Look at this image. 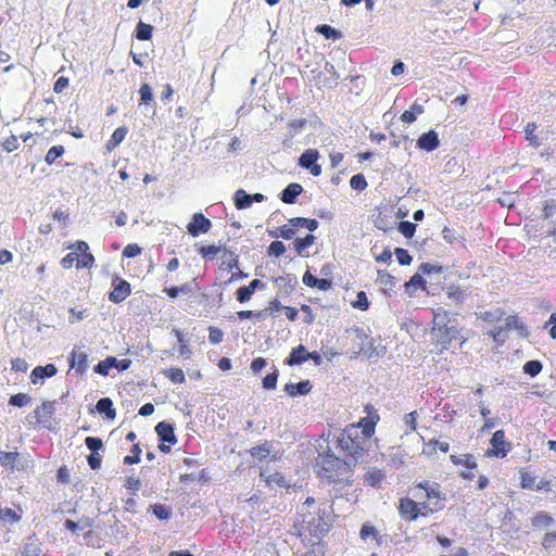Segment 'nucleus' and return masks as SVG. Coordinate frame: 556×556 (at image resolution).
<instances>
[{"label":"nucleus","mask_w":556,"mask_h":556,"mask_svg":"<svg viewBox=\"0 0 556 556\" xmlns=\"http://www.w3.org/2000/svg\"><path fill=\"white\" fill-rule=\"evenodd\" d=\"M298 514L299 518L294 528L300 536L320 538L330 530L331 507L327 503H316L314 497L308 496L301 505Z\"/></svg>","instance_id":"1"},{"label":"nucleus","mask_w":556,"mask_h":556,"mask_svg":"<svg viewBox=\"0 0 556 556\" xmlns=\"http://www.w3.org/2000/svg\"><path fill=\"white\" fill-rule=\"evenodd\" d=\"M316 465L319 467L318 476L330 482H339L345 479L355 466L349 459H341L333 453L319 454Z\"/></svg>","instance_id":"2"},{"label":"nucleus","mask_w":556,"mask_h":556,"mask_svg":"<svg viewBox=\"0 0 556 556\" xmlns=\"http://www.w3.org/2000/svg\"><path fill=\"white\" fill-rule=\"evenodd\" d=\"M338 447L354 465L364 455V439L358 434V427L351 425L342 430L337 437Z\"/></svg>","instance_id":"3"},{"label":"nucleus","mask_w":556,"mask_h":556,"mask_svg":"<svg viewBox=\"0 0 556 556\" xmlns=\"http://www.w3.org/2000/svg\"><path fill=\"white\" fill-rule=\"evenodd\" d=\"M432 334L441 351L446 350L448 345L459 338V330L451 320H446V314H435L433 318Z\"/></svg>","instance_id":"4"},{"label":"nucleus","mask_w":556,"mask_h":556,"mask_svg":"<svg viewBox=\"0 0 556 556\" xmlns=\"http://www.w3.org/2000/svg\"><path fill=\"white\" fill-rule=\"evenodd\" d=\"M155 432L161 442L159 445L160 451L164 454L169 453L170 446L166 445V443L172 445L177 443L174 426L167 421H161L155 426Z\"/></svg>","instance_id":"5"},{"label":"nucleus","mask_w":556,"mask_h":556,"mask_svg":"<svg viewBox=\"0 0 556 556\" xmlns=\"http://www.w3.org/2000/svg\"><path fill=\"white\" fill-rule=\"evenodd\" d=\"M320 154L316 149L305 150L298 160V165L301 168L309 170L314 177L321 174V166L317 164Z\"/></svg>","instance_id":"6"},{"label":"nucleus","mask_w":556,"mask_h":556,"mask_svg":"<svg viewBox=\"0 0 556 556\" xmlns=\"http://www.w3.org/2000/svg\"><path fill=\"white\" fill-rule=\"evenodd\" d=\"M490 443L492 445V450L486 452V455L489 456L503 458L510 450V444L505 441L504 430H496L493 433Z\"/></svg>","instance_id":"7"},{"label":"nucleus","mask_w":556,"mask_h":556,"mask_svg":"<svg viewBox=\"0 0 556 556\" xmlns=\"http://www.w3.org/2000/svg\"><path fill=\"white\" fill-rule=\"evenodd\" d=\"M212 228V222L202 213H194L190 223L187 225L188 233L192 237H199L206 233Z\"/></svg>","instance_id":"8"},{"label":"nucleus","mask_w":556,"mask_h":556,"mask_svg":"<svg viewBox=\"0 0 556 556\" xmlns=\"http://www.w3.org/2000/svg\"><path fill=\"white\" fill-rule=\"evenodd\" d=\"M131 292L130 283L124 279L115 278L113 280V290L109 294V300L113 303L123 302Z\"/></svg>","instance_id":"9"},{"label":"nucleus","mask_w":556,"mask_h":556,"mask_svg":"<svg viewBox=\"0 0 556 556\" xmlns=\"http://www.w3.org/2000/svg\"><path fill=\"white\" fill-rule=\"evenodd\" d=\"M54 404L53 401H46L35 410V416L37 421L42 425L45 428H50L52 415L54 413Z\"/></svg>","instance_id":"10"},{"label":"nucleus","mask_w":556,"mask_h":556,"mask_svg":"<svg viewBox=\"0 0 556 556\" xmlns=\"http://www.w3.org/2000/svg\"><path fill=\"white\" fill-rule=\"evenodd\" d=\"M399 509H400L401 516L404 519H408V520H416L418 518V516L421 514L419 504L408 497L402 498L400 501Z\"/></svg>","instance_id":"11"},{"label":"nucleus","mask_w":556,"mask_h":556,"mask_svg":"<svg viewBox=\"0 0 556 556\" xmlns=\"http://www.w3.org/2000/svg\"><path fill=\"white\" fill-rule=\"evenodd\" d=\"M440 144L439 136L434 130L424 132L417 140V148L420 150L431 152L434 151Z\"/></svg>","instance_id":"12"},{"label":"nucleus","mask_w":556,"mask_h":556,"mask_svg":"<svg viewBox=\"0 0 556 556\" xmlns=\"http://www.w3.org/2000/svg\"><path fill=\"white\" fill-rule=\"evenodd\" d=\"M319 80L325 87H334L338 85L339 74L337 73L334 65L326 62L324 68L319 72Z\"/></svg>","instance_id":"13"},{"label":"nucleus","mask_w":556,"mask_h":556,"mask_svg":"<svg viewBox=\"0 0 556 556\" xmlns=\"http://www.w3.org/2000/svg\"><path fill=\"white\" fill-rule=\"evenodd\" d=\"M58 369L54 364H47L45 366H37L30 372V380L34 384L38 383L39 380L51 378L55 376Z\"/></svg>","instance_id":"14"},{"label":"nucleus","mask_w":556,"mask_h":556,"mask_svg":"<svg viewBox=\"0 0 556 556\" xmlns=\"http://www.w3.org/2000/svg\"><path fill=\"white\" fill-rule=\"evenodd\" d=\"M303 192V187L298 182L289 184L279 194V199L286 204H293Z\"/></svg>","instance_id":"15"},{"label":"nucleus","mask_w":556,"mask_h":556,"mask_svg":"<svg viewBox=\"0 0 556 556\" xmlns=\"http://www.w3.org/2000/svg\"><path fill=\"white\" fill-rule=\"evenodd\" d=\"M505 329L508 331L515 330L522 338H527L529 336L527 325L516 315H510L505 319Z\"/></svg>","instance_id":"16"},{"label":"nucleus","mask_w":556,"mask_h":556,"mask_svg":"<svg viewBox=\"0 0 556 556\" xmlns=\"http://www.w3.org/2000/svg\"><path fill=\"white\" fill-rule=\"evenodd\" d=\"M70 364L77 372L84 374L88 368V355L83 351L74 350L71 353Z\"/></svg>","instance_id":"17"},{"label":"nucleus","mask_w":556,"mask_h":556,"mask_svg":"<svg viewBox=\"0 0 556 556\" xmlns=\"http://www.w3.org/2000/svg\"><path fill=\"white\" fill-rule=\"evenodd\" d=\"M312 390V384L309 380H302L298 383H287L285 386V391L288 395L295 397L299 395H306Z\"/></svg>","instance_id":"18"},{"label":"nucleus","mask_w":556,"mask_h":556,"mask_svg":"<svg viewBox=\"0 0 556 556\" xmlns=\"http://www.w3.org/2000/svg\"><path fill=\"white\" fill-rule=\"evenodd\" d=\"M97 412L102 414L108 419H114L116 416L115 408L113 407V402L110 397H101L96 405Z\"/></svg>","instance_id":"19"},{"label":"nucleus","mask_w":556,"mask_h":556,"mask_svg":"<svg viewBox=\"0 0 556 556\" xmlns=\"http://www.w3.org/2000/svg\"><path fill=\"white\" fill-rule=\"evenodd\" d=\"M416 488L422 489L426 492L427 498H438V500H444L445 497L442 495V493L439 490V484L431 483L427 480L419 482Z\"/></svg>","instance_id":"20"},{"label":"nucleus","mask_w":556,"mask_h":556,"mask_svg":"<svg viewBox=\"0 0 556 556\" xmlns=\"http://www.w3.org/2000/svg\"><path fill=\"white\" fill-rule=\"evenodd\" d=\"M306 348L302 344L293 348L290 352V355L286 358L285 363L288 366H294V365H301L305 363L306 361H299L303 357H305L306 354Z\"/></svg>","instance_id":"21"},{"label":"nucleus","mask_w":556,"mask_h":556,"mask_svg":"<svg viewBox=\"0 0 556 556\" xmlns=\"http://www.w3.org/2000/svg\"><path fill=\"white\" fill-rule=\"evenodd\" d=\"M233 203L237 210H245L252 205L251 194L243 189H238L233 194Z\"/></svg>","instance_id":"22"},{"label":"nucleus","mask_w":556,"mask_h":556,"mask_svg":"<svg viewBox=\"0 0 556 556\" xmlns=\"http://www.w3.org/2000/svg\"><path fill=\"white\" fill-rule=\"evenodd\" d=\"M128 129L126 127H117L111 138L108 140L105 147L106 150L112 151L119 146L127 135Z\"/></svg>","instance_id":"23"},{"label":"nucleus","mask_w":556,"mask_h":556,"mask_svg":"<svg viewBox=\"0 0 556 556\" xmlns=\"http://www.w3.org/2000/svg\"><path fill=\"white\" fill-rule=\"evenodd\" d=\"M316 237L314 235H306L304 238H296L293 242L296 253L301 256H307L305 250L314 244Z\"/></svg>","instance_id":"24"},{"label":"nucleus","mask_w":556,"mask_h":556,"mask_svg":"<svg viewBox=\"0 0 556 556\" xmlns=\"http://www.w3.org/2000/svg\"><path fill=\"white\" fill-rule=\"evenodd\" d=\"M289 224L292 227L299 228L304 227L309 231H314L318 228L319 223L314 218H305V217H292L289 219Z\"/></svg>","instance_id":"25"},{"label":"nucleus","mask_w":556,"mask_h":556,"mask_svg":"<svg viewBox=\"0 0 556 556\" xmlns=\"http://www.w3.org/2000/svg\"><path fill=\"white\" fill-rule=\"evenodd\" d=\"M315 31L323 35L326 39L339 40L342 38V33L340 30L327 24L316 26Z\"/></svg>","instance_id":"26"},{"label":"nucleus","mask_w":556,"mask_h":556,"mask_svg":"<svg viewBox=\"0 0 556 556\" xmlns=\"http://www.w3.org/2000/svg\"><path fill=\"white\" fill-rule=\"evenodd\" d=\"M41 548L38 540L34 538H28L24 543L22 556H40Z\"/></svg>","instance_id":"27"},{"label":"nucleus","mask_w":556,"mask_h":556,"mask_svg":"<svg viewBox=\"0 0 556 556\" xmlns=\"http://www.w3.org/2000/svg\"><path fill=\"white\" fill-rule=\"evenodd\" d=\"M424 113V106L418 103H414L409 110H406L401 115V121L404 123H413L416 121L417 115Z\"/></svg>","instance_id":"28"},{"label":"nucleus","mask_w":556,"mask_h":556,"mask_svg":"<svg viewBox=\"0 0 556 556\" xmlns=\"http://www.w3.org/2000/svg\"><path fill=\"white\" fill-rule=\"evenodd\" d=\"M378 419H379L378 415H375V416H370L367 419L361 420L359 426H362V428H363V430H362L363 437L362 438L364 440L366 438H370L374 434L375 426H376Z\"/></svg>","instance_id":"29"},{"label":"nucleus","mask_w":556,"mask_h":556,"mask_svg":"<svg viewBox=\"0 0 556 556\" xmlns=\"http://www.w3.org/2000/svg\"><path fill=\"white\" fill-rule=\"evenodd\" d=\"M65 528L72 532H75L77 530H90L92 527V522L89 518H83L79 521H73L71 519H66L64 523ZM91 531H89L90 533Z\"/></svg>","instance_id":"30"},{"label":"nucleus","mask_w":556,"mask_h":556,"mask_svg":"<svg viewBox=\"0 0 556 556\" xmlns=\"http://www.w3.org/2000/svg\"><path fill=\"white\" fill-rule=\"evenodd\" d=\"M384 479V475L381 470L371 469L369 470L365 477L364 481L367 485L372 488H378L381 484V481Z\"/></svg>","instance_id":"31"},{"label":"nucleus","mask_w":556,"mask_h":556,"mask_svg":"<svg viewBox=\"0 0 556 556\" xmlns=\"http://www.w3.org/2000/svg\"><path fill=\"white\" fill-rule=\"evenodd\" d=\"M554 522L553 517L546 511H539L532 518V526L534 528H546Z\"/></svg>","instance_id":"32"},{"label":"nucleus","mask_w":556,"mask_h":556,"mask_svg":"<svg viewBox=\"0 0 556 556\" xmlns=\"http://www.w3.org/2000/svg\"><path fill=\"white\" fill-rule=\"evenodd\" d=\"M541 216L548 220V227L553 224V219L556 220V200L545 201Z\"/></svg>","instance_id":"33"},{"label":"nucleus","mask_w":556,"mask_h":556,"mask_svg":"<svg viewBox=\"0 0 556 556\" xmlns=\"http://www.w3.org/2000/svg\"><path fill=\"white\" fill-rule=\"evenodd\" d=\"M116 357L109 356L104 361H100L96 367L94 371L101 376H108L111 368H115Z\"/></svg>","instance_id":"34"},{"label":"nucleus","mask_w":556,"mask_h":556,"mask_svg":"<svg viewBox=\"0 0 556 556\" xmlns=\"http://www.w3.org/2000/svg\"><path fill=\"white\" fill-rule=\"evenodd\" d=\"M153 27L150 24L139 22L136 26V38L141 41L151 39Z\"/></svg>","instance_id":"35"},{"label":"nucleus","mask_w":556,"mask_h":556,"mask_svg":"<svg viewBox=\"0 0 556 556\" xmlns=\"http://www.w3.org/2000/svg\"><path fill=\"white\" fill-rule=\"evenodd\" d=\"M451 460L454 465H464L467 469H475L477 467L476 459L472 455L466 454L464 456L452 455Z\"/></svg>","instance_id":"36"},{"label":"nucleus","mask_w":556,"mask_h":556,"mask_svg":"<svg viewBox=\"0 0 556 556\" xmlns=\"http://www.w3.org/2000/svg\"><path fill=\"white\" fill-rule=\"evenodd\" d=\"M153 515L160 520H167L172 515V509L165 504L151 505Z\"/></svg>","instance_id":"37"},{"label":"nucleus","mask_w":556,"mask_h":556,"mask_svg":"<svg viewBox=\"0 0 556 556\" xmlns=\"http://www.w3.org/2000/svg\"><path fill=\"white\" fill-rule=\"evenodd\" d=\"M535 129L536 125L534 123H528L525 128L526 139L529 141L531 147L539 148L541 146V140L534 134Z\"/></svg>","instance_id":"38"},{"label":"nucleus","mask_w":556,"mask_h":556,"mask_svg":"<svg viewBox=\"0 0 556 556\" xmlns=\"http://www.w3.org/2000/svg\"><path fill=\"white\" fill-rule=\"evenodd\" d=\"M22 516L12 508L0 509V520L4 523H15L21 520Z\"/></svg>","instance_id":"39"},{"label":"nucleus","mask_w":556,"mask_h":556,"mask_svg":"<svg viewBox=\"0 0 556 556\" xmlns=\"http://www.w3.org/2000/svg\"><path fill=\"white\" fill-rule=\"evenodd\" d=\"M542 368H543V366L540 361L532 359V361H528L523 365V372L529 375L530 377H535L541 372Z\"/></svg>","instance_id":"40"},{"label":"nucleus","mask_w":556,"mask_h":556,"mask_svg":"<svg viewBox=\"0 0 556 556\" xmlns=\"http://www.w3.org/2000/svg\"><path fill=\"white\" fill-rule=\"evenodd\" d=\"M64 147L63 146H53L51 147L46 156H45V161L47 164L51 165L53 164L56 159H59L60 156H62L64 154Z\"/></svg>","instance_id":"41"},{"label":"nucleus","mask_w":556,"mask_h":556,"mask_svg":"<svg viewBox=\"0 0 556 556\" xmlns=\"http://www.w3.org/2000/svg\"><path fill=\"white\" fill-rule=\"evenodd\" d=\"M266 482L271 488L273 486H279V488H286V489L290 488L289 482H287L285 477L282 475H280L279 472L269 475L268 478L266 479Z\"/></svg>","instance_id":"42"},{"label":"nucleus","mask_w":556,"mask_h":556,"mask_svg":"<svg viewBox=\"0 0 556 556\" xmlns=\"http://www.w3.org/2000/svg\"><path fill=\"white\" fill-rule=\"evenodd\" d=\"M369 301L365 291H358L356 294V300L352 302V306L359 311H367L369 308Z\"/></svg>","instance_id":"43"},{"label":"nucleus","mask_w":556,"mask_h":556,"mask_svg":"<svg viewBox=\"0 0 556 556\" xmlns=\"http://www.w3.org/2000/svg\"><path fill=\"white\" fill-rule=\"evenodd\" d=\"M405 287H406V290H410V289H425L426 288V280H425V278L419 273H416L405 283Z\"/></svg>","instance_id":"44"},{"label":"nucleus","mask_w":556,"mask_h":556,"mask_svg":"<svg viewBox=\"0 0 556 556\" xmlns=\"http://www.w3.org/2000/svg\"><path fill=\"white\" fill-rule=\"evenodd\" d=\"M141 103L149 105L154 103V96L152 88L148 84H142L139 89Z\"/></svg>","instance_id":"45"},{"label":"nucleus","mask_w":556,"mask_h":556,"mask_svg":"<svg viewBox=\"0 0 556 556\" xmlns=\"http://www.w3.org/2000/svg\"><path fill=\"white\" fill-rule=\"evenodd\" d=\"M416 228V224L407 220L400 222L397 227L399 231L407 239L412 238L415 235Z\"/></svg>","instance_id":"46"},{"label":"nucleus","mask_w":556,"mask_h":556,"mask_svg":"<svg viewBox=\"0 0 556 556\" xmlns=\"http://www.w3.org/2000/svg\"><path fill=\"white\" fill-rule=\"evenodd\" d=\"M507 332H508V330L505 329V325H504V326L495 327L493 330L490 331L489 334L493 338L494 342H496L498 344H503L508 338Z\"/></svg>","instance_id":"47"},{"label":"nucleus","mask_w":556,"mask_h":556,"mask_svg":"<svg viewBox=\"0 0 556 556\" xmlns=\"http://www.w3.org/2000/svg\"><path fill=\"white\" fill-rule=\"evenodd\" d=\"M520 485L522 489L534 491L536 486V478L531 473L523 471L520 476Z\"/></svg>","instance_id":"48"},{"label":"nucleus","mask_w":556,"mask_h":556,"mask_svg":"<svg viewBox=\"0 0 556 556\" xmlns=\"http://www.w3.org/2000/svg\"><path fill=\"white\" fill-rule=\"evenodd\" d=\"M350 186L353 190L363 191L368 185L363 174H356L350 179Z\"/></svg>","instance_id":"49"},{"label":"nucleus","mask_w":556,"mask_h":556,"mask_svg":"<svg viewBox=\"0 0 556 556\" xmlns=\"http://www.w3.org/2000/svg\"><path fill=\"white\" fill-rule=\"evenodd\" d=\"M504 312L500 308L495 311H485L480 314V318L486 323H495L503 318Z\"/></svg>","instance_id":"50"},{"label":"nucleus","mask_w":556,"mask_h":556,"mask_svg":"<svg viewBox=\"0 0 556 556\" xmlns=\"http://www.w3.org/2000/svg\"><path fill=\"white\" fill-rule=\"evenodd\" d=\"M165 375L174 383H184L186 380L185 374L180 368H169Z\"/></svg>","instance_id":"51"},{"label":"nucleus","mask_w":556,"mask_h":556,"mask_svg":"<svg viewBox=\"0 0 556 556\" xmlns=\"http://www.w3.org/2000/svg\"><path fill=\"white\" fill-rule=\"evenodd\" d=\"M131 455H127L124 457L125 465H134L140 462L141 448L139 444H134L130 450Z\"/></svg>","instance_id":"52"},{"label":"nucleus","mask_w":556,"mask_h":556,"mask_svg":"<svg viewBox=\"0 0 556 556\" xmlns=\"http://www.w3.org/2000/svg\"><path fill=\"white\" fill-rule=\"evenodd\" d=\"M394 254L396 256V260H397L399 264L402 265V266H407L413 261V257L410 256L408 251L403 249V248H396L394 250Z\"/></svg>","instance_id":"53"},{"label":"nucleus","mask_w":556,"mask_h":556,"mask_svg":"<svg viewBox=\"0 0 556 556\" xmlns=\"http://www.w3.org/2000/svg\"><path fill=\"white\" fill-rule=\"evenodd\" d=\"M377 281L384 286V287H388V288H393L395 286V278L390 275L388 271L386 270H378V278H377Z\"/></svg>","instance_id":"54"},{"label":"nucleus","mask_w":556,"mask_h":556,"mask_svg":"<svg viewBox=\"0 0 556 556\" xmlns=\"http://www.w3.org/2000/svg\"><path fill=\"white\" fill-rule=\"evenodd\" d=\"M94 263V257L91 253L86 252L77 255V268H91Z\"/></svg>","instance_id":"55"},{"label":"nucleus","mask_w":556,"mask_h":556,"mask_svg":"<svg viewBox=\"0 0 556 556\" xmlns=\"http://www.w3.org/2000/svg\"><path fill=\"white\" fill-rule=\"evenodd\" d=\"M85 445L88 450L91 451V453H98L100 450L103 448V442L100 438L97 437H87L85 439Z\"/></svg>","instance_id":"56"},{"label":"nucleus","mask_w":556,"mask_h":556,"mask_svg":"<svg viewBox=\"0 0 556 556\" xmlns=\"http://www.w3.org/2000/svg\"><path fill=\"white\" fill-rule=\"evenodd\" d=\"M278 376V369H275L273 372L266 375L262 381L263 388L267 390L275 389L277 386Z\"/></svg>","instance_id":"57"},{"label":"nucleus","mask_w":556,"mask_h":556,"mask_svg":"<svg viewBox=\"0 0 556 556\" xmlns=\"http://www.w3.org/2000/svg\"><path fill=\"white\" fill-rule=\"evenodd\" d=\"M268 255L279 257L286 252V245L281 241H273L268 247Z\"/></svg>","instance_id":"58"},{"label":"nucleus","mask_w":556,"mask_h":556,"mask_svg":"<svg viewBox=\"0 0 556 556\" xmlns=\"http://www.w3.org/2000/svg\"><path fill=\"white\" fill-rule=\"evenodd\" d=\"M18 457L17 452H3L0 451V465L4 467L11 466L13 468V462Z\"/></svg>","instance_id":"59"},{"label":"nucleus","mask_w":556,"mask_h":556,"mask_svg":"<svg viewBox=\"0 0 556 556\" xmlns=\"http://www.w3.org/2000/svg\"><path fill=\"white\" fill-rule=\"evenodd\" d=\"M30 397L25 393H16L9 400V404L16 407H23L29 403Z\"/></svg>","instance_id":"60"},{"label":"nucleus","mask_w":556,"mask_h":556,"mask_svg":"<svg viewBox=\"0 0 556 556\" xmlns=\"http://www.w3.org/2000/svg\"><path fill=\"white\" fill-rule=\"evenodd\" d=\"M220 251H222L220 247L212 244V245L201 247L199 250V253L204 258H214Z\"/></svg>","instance_id":"61"},{"label":"nucleus","mask_w":556,"mask_h":556,"mask_svg":"<svg viewBox=\"0 0 556 556\" xmlns=\"http://www.w3.org/2000/svg\"><path fill=\"white\" fill-rule=\"evenodd\" d=\"M253 293L254 292L248 286L240 287L236 291L237 301L239 303H245V302H248L251 299Z\"/></svg>","instance_id":"62"},{"label":"nucleus","mask_w":556,"mask_h":556,"mask_svg":"<svg viewBox=\"0 0 556 556\" xmlns=\"http://www.w3.org/2000/svg\"><path fill=\"white\" fill-rule=\"evenodd\" d=\"M223 338H224V333L220 329L213 327V326H211L208 328V341L212 344L220 343L223 341Z\"/></svg>","instance_id":"63"},{"label":"nucleus","mask_w":556,"mask_h":556,"mask_svg":"<svg viewBox=\"0 0 556 556\" xmlns=\"http://www.w3.org/2000/svg\"><path fill=\"white\" fill-rule=\"evenodd\" d=\"M140 253H141V248L136 243H129L123 250V256L127 257V258L136 257Z\"/></svg>","instance_id":"64"}]
</instances>
